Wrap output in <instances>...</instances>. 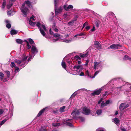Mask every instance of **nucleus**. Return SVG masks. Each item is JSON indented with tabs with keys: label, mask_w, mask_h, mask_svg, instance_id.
Instances as JSON below:
<instances>
[{
	"label": "nucleus",
	"mask_w": 131,
	"mask_h": 131,
	"mask_svg": "<svg viewBox=\"0 0 131 131\" xmlns=\"http://www.w3.org/2000/svg\"><path fill=\"white\" fill-rule=\"evenodd\" d=\"M25 4L27 5L30 8L32 7V6L31 5L30 2L28 1H25L24 3L22 4L20 9L23 15L24 16L26 17L30 12L29 9L27 7H25Z\"/></svg>",
	"instance_id": "f257e3e1"
},
{
	"label": "nucleus",
	"mask_w": 131,
	"mask_h": 131,
	"mask_svg": "<svg viewBox=\"0 0 131 131\" xmlns=\"http://www.w3.org/2000/svg\"><path fill=\"white\" fill-rule=\"evenodd\" d=\"M35 24L38 27L41 34L43 36L46 37V34L44 31H46L47 29L45 26L43 24L41 25L40 23L39 22H37L36 23L33 22V26Z\"/></svg>",
	"instance_id": "f03ea898"
},
{
	"label": "nucleus",
	"mask_w": 131,
	"mask_h": 131,
	"mask_svg": "<svg viewBox=\"0 0 131 131\" xmlns=\"http://www.w3.org/2000/svg\"><path fill=\"white\" fill-rule=\"evenodd\" d=\"M58 4V0H54V8L55 14L56 15L60 13L62 9V7H60L57 8Z\"/></svg>",
	"instance_id": "7ed1b4c3"
},
{
	"label": "nucleus",
	"mask_w": 131,
	"mask_h": 131,
	"mask_svg": "<svg viewBox=\"0 0 131 131\" xmlns=\"http://www.w3.org/2000/svg\"><path fill=\"white\" fill-rule=\"evenodd\" d=\"M119 46L121 47L122 46L119 44H113L110 46L108 48V49H116L118 48Z\"/></svg>",
	"instance_id": "20e7f679"
},
{
	"label": "nucleus",
	"mask_w": 131,
	"mask_h": 131,
	"mask_svg": "<svg viewBox=\"0 0 131 131\" xmlns=\"http://www.w3.org/2000/svg\"><path fill=\"white\" fill-rule=\"evenodd\" d=\"M102 65L101 62H94V68L95 70L98 69Z\"/></svg>",
	"instance_id": "39448f33"
},
{
	"label": "nucleus",
	"mask_w": 131,
	"mask_h": 131,
	"mask_svg": "<svg viewBox=\"0 0 131 131\" xmlns=\"http://www.w3.org/2000/svg\"><path fill=\"white\" fill-rule=\"evenodd\" d=\"M73 8V6L71 5H64L63 8L66 10H68L72 9Z\"/></svg>",
	"instance_id": "423d86ee"
},
{
	"label": "nucleus",
	"mask_w": 131,
	"mask_h": 131,
	"mask_svg": "<svg viewBox=\"0 0 131 131\" xmlns=\"http://www.w3.org/2000/svg\"><path fill=\"white\" fill-rule=\"evenodd\" d=\"M82 113L85 115H88L90 112V110L86 107H84L82 110Z\"/></svg>",
	"instance_id": "0eeeda50"
},
{
	"label": "nucleus",
	"mask_w": 131,
	"mask_h": 131,
	"mask_svg": "<svg viewBox=\"0 0 131 131\" xmlns=\"http://www.w3.org/2000/svg\"><path fill=\"white\" fill-rule=\"evenodd\" d=\"M129 105L128 104H126L125 103H122L120 105L119 109L120 110H123L127 107Z\"/></svg>",
	"instance_id": "6e6552de"
},
{
	"label": "nucleus",
	"mask_w": 131,
	"mask_h": 131,
	"mask_svg": "<svg viewBox=\"0 0 131 131\" xmlns=\"http://www.w3.org/2000/svg\"><path fill=\"white\" fill-rule=\"evenodd\" d=\"M54 36L56 38L55 39H54L53 41L55 42L58 41L61 37V35L57 33H55L54 35Z\"/></svg>",
	"instance_id": "1a4fd4ad"
},
{
	"label": "nucleus",
	"mask_w": 131,
	"mask_h": 131,
	"mask_svg": "<svg viewBox=\"0 0 131 131\" xmlns=\"http://www.w3.org/2000/svg\"><path fill=\"white\" fill-rule=\"evenodd\" d=\"M102 90V89L100 88L99 89L96 90L92 93V94L93 95H98L100 94Z\"/></svg>",
	"instance_id": "9d476101"
},
{
	"label": "nucleus",
	"mask_w": 131,
	"mask_h": 131,
	"mask_svg": "<svg viewBox=\"0 0 131 131\" xmlns=\"http://www.w3.org/2000/svg\"><path fill=\"white\" fill-rule=\"evenodd\" d=\"M81 66L80 65H77L74 66L73 68L74 69H77V70H75L77 71V73H76L77 75H78L79 74V73L80 71V68Z\"/></svg>",
	"instance_id": "9b49d317"
},
{
	"label": "nucleus",
	"mask_w": 131,
	"mask_h": 131,
	"mask_svg": "<svg viewBox=\"0 0 131 131\" xmlns=\"http://www.w3.org/2000/svg\"><path fill=\"white\" fill-rule=\"evenodd\" d=\"M94 45L98 49H101V45L98 41H95L94 42Z\"/></svg>",
	"instance_id": "f8f14e48"
},
{
	"label": "nucleus",
	"mask_w": 131,
	"mask_h": 131,
	"mask_svg": "<svg viewBox=\"0 0 131 131\" xmlns=\"http://www.w3.org/2000/svg\"><path fill=\"white\" fill-rule=\"evenodd\" d=\"M15 0H11L9 1V3L7 4V7L8 9H9L11 7L13 4V3L14 2Z\"/></svg>",
	"instance_id": "ddd939ff"
},
{
	"label": "nucleus",
	"mask_w": 131,
	"mask_h": 131,
	"mask_svg": "<svg viewBox=\"0 0 131 131\" xmlns=\"http://www.w3.org/2000/svg\"><path fill=\"white\" fill-rule=\"evenodd\" d=\"M80 110H77L76 109H74L73 111L71 113V114H74L75 115H79L80 112Z\"/></svg>",
	"instance_id": "4468645a"
},
{
	"label": "nucleus",
	"mask_w": 131,
	"mask_h": 131,
	"mask_svg": "<svg viewBox=\"0 0 131 131\" xmlns=\"http://www.w3.org/2000/svg\"><path fill=\"white\" fill-rule=\"evenodd\" d=\"M66 123L67 125L70 126L71 127L73 126V125L72 124V119H71L67 120L66 121Z\"/></svg>",
	"instance_id": "2eb2a0df"
},
{
	"label": "nucleus",
	"mask_w": 131,
	"mask_h": 131,
	"mask_svg": "<svg viewBox=\"0 0 131 131\" xmlns=\"http://www.w3.org/2000/svg\"><path fill=\"white\" fill-rule=\"evenodd\" d=\"M47 108H43L42 110H41L39 112L38 114L37 115V116L38 117H39L40 116H41L42 114L44 112V111H45V110Z\"/></svg>",
	"instance_id": "dca6fc26"
},
{
	"label": "nucleus",
	"mask_w": 131,
	"mask_h": 131,
	"mask_svg": "<svg viewBox=\"0 0 131 131\" xmlns=\"http://www.w3.org/2000/svg\"><path fill=\"white\" fill-rule=\"evenodd\" d=\"M38 52L37 48L33 45V55H35Z\"/></svg>",
	"instance_id": "f3484780"
},
{
	"label": "nucleus",
	"mask_w": 131,
	"mask_h": 131,
	"mask_svg": "<svg viewBox=\"0 0 131 131\" xmlns=\"http://www.w3.org/2000/svg\"><path fill=\"white\" fill-rule=\"evenodd\" d=\"M18 31L15 30H12L10 31V34L12 35L16 34H17Z\"/></svg>",
	"instance_id": "a211bd4d"
},
{
	"label": "nucleus",
	"mask_w": 131,
	"mask_h": 131,
	"mask_svg": "<svg viewBox=\"0 0 131 131\" xmlns=\"http://www.w3.org/2000/svg\"><path fill=\"white\" fill-rule=\"evenodd\" d=\"M61 65L62 67L64 69L66 70V65L64 61L63 60L61 63Z\"/></svg>",
	"instance_id": "6ab92c4d"
},
{
	"label": "nucleus",
	"mask_w": 131,
	"mask_h": 131,
	"mask_svg": "<svg viewBox=\"0 0 131 131\" xmlns=\"http://www.w3.org/2000/svg\"><path fill=\"white\" fill-rule=\"evenodd\" d=\"M29 24L31 26L33 25V15H32L31 16L29 19Z\"/></svg>",
	"instance_id": "aec40b11"
},
{
	"label": "nucleus",
	"mask_w": 131,
	"mask_h": 131,
	"mask_svg": "<svg viewBox=\"0 0 131 131\" xmlns=\"http://www.w3.org/2000/svg\"><path fill=\"white\" fill-rule=\"evenodd\" d=\"M112 121L116 124H117L119 123V119L116 118H115L113 119Z\"/></svg>",
	"instance_id": "412c9836"
},
{
	"label": "nucleus",
	"mask_w": 131,
	"mask_h": 131,
	"mask_svg": "<svg viewBox=\"0 0 131 131\" xmlns=\"http://www.w3.org/2000/svg\"><path fill=\"white\" fill-rule=\"evenodd\" d=\"M102 110H98L96 111V113L98 115H100L102 113Z\"/></svg>",
	"instance_id": "4be33fe9"
},
{
	"label": "nucleus",
	"mask_w": 131,
	"mask_h": 131,
	"mask_svg": "<svg viewBox=\"0 0 131 131\" xmlns=\"http://www.w3.org/2000/svg\"><path fill=\"white\" fill-rule=\"evenodd\" d=\"M16 40L17 42L18 43L21 44L23 43L21 39H17Z\"/></svg>",
	"instance_id": "5701e85b"
},
{
	"label": "nucleus",
	"mask_w": 131,
	"mask_h": 131,
	"mask_svg": "<svg viewBox=\"0 0 131 131\" xmlns=\"http://www.w3.org/2000/svg\"><path fill=\"white\" fill-rule=\"evenodd\" d=\"M99 71H96L95 72V73L94 74V75L93 77L90 76V77L91 78H94L99 73Z\"/></svg>",
	"instance_id": "b1692460"
},
{
	"label": "nucleus",
	"mask_w": 131,
	"mask_h": 131,
	"mask_svg": "<svg viewBox=\"0 0 131 131\" xmlns=\"http://www.w3.org/2000/svg\"><path fill=\"white\" fill-rule=\"evenodd\" d=\"M88 55V53H86L83 54H80V56L81 57L84 58L87 57Z\"/></svg>",
	"instance_id": "393cba45"
},
{
	"label": "nucleus",
	"mask_w": 131,
	"mask_h": 131,
	"mask_svg": "<svg viewBox=\"0 0 131 131\" xmlns=\"http://www.w3.org/2000/svg\"><path fill=\"white\" fill-rule=\"evenodd\" d=\"M72 41V38H70L69 40H64V41L66 43H69Z\"/></svg>",
	"instance_id": "a878e982"
},
{
	"label": "nucleus",
	"mask_w": 131,
	"mask_h": 131,
	"mask_svg": "<svg viewBox=\"0 0 131 131\" xmlns=\"http://www.w3.org/2000/svg\"><path fill=\"white\" fill-rule=\"evenodd\" d=\"M19 68L17 67H15V73H16L17 72H19Z\"/></svg>",
	"instance_id": "bb28decb"
},
{
	"label": "nucleus",
	"mask_w": 131,
	"mask_h": 131,
	"mask_svg": "<svg viewBox=\"0 0 131 131\" xmlns=\"http://www.w3.org/2000/svg\"><path fill=\"white\" fill-rule=\"evenodd\" d=\"M96 131H106L105 130L102 128H98Z\"/></svg>",
	"instance_id": "cd10ccee"
},
{
	"label": "nucleus",
	"mask_w": 131,
	"mask_h": 131,
	"mask_svg": "<svg viewBox=\"0 0 131 131\" xmlns=\"http://www.w3.org/2000/svg\"><path fill=\"white\" fill-rule=\"evenodd\" d=\"M15 62L18 64H20L21 62V60H15Z\"/></svg>",
	"instance_id": "c85d7f7f"
},
{
	"label": "nucleus",
	"mask_w": 131,
	"mask_h": 131,
	"mask_svg": "<svg viewBox=\"0 0 131 131\" xmlns=\"http://www.w3.org/2000/svg\"><path fill=\"white\" fill-rule=\"evenodd\" d=\"M6 73V75H7L8 78H9L10 77V72L8 71H6L5 72Z\"/></svg>",
	"instance_id": "c756f323"
},
{
	"label": "nucleus",
	"mask_w": 131,
	"mask_h": 131,
	"mask_svg": "<svg viewBox=\"0 0 131 131\" xmlns=\"http://www.w3.org/2000/svg\"><path fill=\"white\" fill-rule=\"evenodd\" d=\"M84 35V34L83 33H81L80 34H77L76 35H74V37H76L78 36H82L83 35Z\"/></svg>",
	"instance_id": "7c9ffc66"
},
{
	"label": "nucleus",
	"mask_w": 131,
	"mask_h": 131,
	"mask_svg": "<svg viewBox=\"0 0 131 131\" xmlns=\"http://www.w3.org/2000/svg\"><path fill=\"white\" fill-rule=\"evenodd\" d=\"M10 66L12 68H13L14 67H15V63L13 62H11V64H10Z\"/></svg>",
	"instance_id": "2f4dec72"
},
{
	"label": "nucleus",
	"mask_w": 131,
	"mask_h": 131,
	"mask_svg": "<svg viewBox=\"0 0 131 131\" xmlns=\"http://www.w3.org/2000/svg\"><path fill=\"white\" fill-rule=\"evenodd\" d=\"M65 108V107L64 106H63L61 107L60 109V111L61 112H62L64 111V110Z\"/></svg>",
	"instance_id": "473e14b6"
},
{
	"label": "nucleus",
	"mask_w": 131,
	"mask_h": 131,
	"mask_svg": "<svg viewBox=\"0 0 131 131\" xmlns=\"http://www.w3.org/2000/svg\"><path fill=\"white\" fill-rule=\"evenodd\" d=\"M106 105V104H105V103L103 101L101 105V106L103 107H104V106Z\"/></svg>",
	"instance_id": "72a5a7b5"
},
{
	"label": "nucleus",
	"mask_w": 131,
	"mask_h": 131,
	"mask_svg": "<svg viewBox=\"0 0 131 131\" xmlns=\"http://www.w3.org/2000/svg\"><path fill=\"white\" fill-rule=\"evenodd\" d=\"M6 5V2H5V1H4L3 2V3L2 4V8L4 9V8L5 6Z\"/></svg>",
	"instance_id": "f704fd0d"
},
{
	"label": "nucleus",
	"mask_w": 131,
	"mask_h": 131,
	"mask_svg": "<svg viewBox=\"0 0 131 131\" xmlns=\"http://www.w3.org/2000/svg\"><path fill=\"white\" fill-rule=\"evenodd\" d=\"M80 119L81 122H83L85 120V118L84 117H80L79 118Z\"/></svg>",
	"instance_id": "c9c22d12"
},
{
	"label": "nucleus",
	"mask_w": 131,
	"mask_h": 131,
	"mask_svg": "<svg viewBox=\"0 0 131 131\" xmlns=\"http://www.w3.org/2000/svg\"><path fill=\"white\" fill-rule=\"evenodd\" d=\"M7 120V119H5L2 121L1 122L0 125H1L3 124Z\"/></svg>",
	"instance_id": "e433bc0d"
},
{
	"label": "nucleus",
	"mask_w": 131,
	"mask_h": 131,
	"mask_svg": "<svg viewBox=\"0 0 131 131\" xmlns=\"http://www.w3.org/2000/svg\"><path fill=\"white\" fill-rule=\"evenodd\" d=\"M52 125L53 126H55V127H57V126H60V124L59 123H53Z\"/></svg>",
	"instance_id": "4c0bfd02"
},
{
	"label": "nucleus",
	"mask_w": 131,
	"mask_h": 131,
	"mask_svg": "<svg viewBox=\"0 0 131 131\" xmlns=\"http://www.w3.org/2000/svg\"><path fill=\"white\" fill-rule=\"evenodd\" d=\"M0 76H1V80L3 79V78L4 76V74H3L1 72H0Z\"/></svg>",
	"instance_id": "58836bf2"
},
{
	"label": "nucleus",
	"mask_w": 131,
	"mask_h": 131,
	"mask_svg": "<svg viewBox=\"0 0 131 131\" xmlns=\"http://www.w3.org/2000/svg\"><path fill=\"white\" fill-rule=\"evenodd\" d=\"M7 14L9 16H12L13 15V14H12L11 12V11H9L7 12Z\"/></svg>",
	"instance_id": "ea45409f"
},
{
	"label": "nucleus",
	"mask_w": 131,
	"mask_h": 131,
	"mask_svg": "<svg viewBox=\"0 0 131 131\" xmlns=\"http://www.w3.org/2000/svg\"><path fill=\"white\" fill-rule=\"evenodd\" d=\"M6 27L7 28H10L11 27V25L10 24L8 23L7 24Z\"/></svg>",
	"instance_id": "a19ab883"
},
{
	"label": "nucleus",
	"mask_w": 131,
	"mask_h": 131,
	"mask_svg": "<svg viewBox=\"0 0 131 131\" xmlns=\"http://www.w3.org/2000/svg\"><path fill=\"white\" fill-rule=\"evenodd\" d=\"M28 40L29 41L30 44H32L33 43V40L32 39L29 38Z\"/></svg>",
	"instance_id": "79ce46f5"
},
{
	"label": "nucleus",
	"mask_w": 131,
	"mask_h": 131,
	"mask_svg": "<svg viewBox=\"0 0 131 131\" xmlns=\"http://www.w3.org/2000/svg\"><path fill=\"white\" fill-rule=\"evenodd\" d=\"M128 58L129 57L125 55L124 56L123 59L125 60H128Z\"/></svg>",
	"instance_id": "37998d69"
},
{
	"label": "nucleus",
	"mask_w": 131,
	"mask_h": 131,
	"mask_svg": "<svg viewBox=\"0 0 131 131\" xmlns=\"http://www.w3.org/2000/svg\"><path fill=\"white\" fill-rule=\"evenodd\" d=\"M74 59L76 60H78L80 59V58L78 56H76L74 57Z\"/></svg>",
	"instance_id": "c03bdc74"
},
{
	"label": "nucleus",
	"mask_w": 131,
	"mask_h": 131,
	"mask_svg": "<svg viewBox=\"0 0 131 131\" xmlns=\"http://www.w3.org/2000/svg\"><path fill=\"white\" fill-rule=\"evenodd\" d=\"M77 94V93L76 92H74L73 94L71 95V98L75 96Z\"/></svg>",
	"instance_id": "a18cd8bd"
},
{
	"label": "nucleus",
	"mask_w": 131,
	"mask_h": 131,
	"mask_svg": "<svg viewBox=\"0 0 131 131\" xmlns=\"http://www.w3.org/2000/svg\"><path fill=\"white\" fill-rule=\"evenodd\" d=\"M27 45L28 49H29L31 48V46L29 45V43L27 44Z\"/></svg>",
	"instance_id": "49530a36"
},
{
	"label": "nucleus",
	"mask_w": 131,
	"mask_h": 131,
	"mask_svg": "<svg viewBox=\"0 0 131 131\" xmlns=\"http://www.w3.org/2000/svg\"><path fill=\"white\" fill-rule=\"evenodd\" d=\"M4 112V111L3 110L0 109V115L2 114Z\"/></svg>",
	"instance_id": "de8ad7c7"
},
{
	"label": "nucleus",
	"mask_w": 131,
	"mask_h": 131,
	"mask_svg": "<svg viewBox=\"0 0 131 131\" xmlns=\"http://www.w3.org/2000/svg\"><path fill=\"white\" fill-rule=\"evenodd\" d=\"M110 101L108 100H107L106 102L105 103L106 105H107V104H109L110 103Z\"/></svg>",
	"instance_id": "09e8293b"
},
{
	"label": "nucleus",
	"mask_w": 131,
	"mask_h": 131,
	"mask_svg": "<svg viewBox=\"0 0 131 131\" xmlns=\"http://www.w3.org/2000/svg\"><path fill=\"white\" fill-rule=\"evenodd\" d=\"M74 23L73 21H70L68 23V24L69 25L73 24Z\"/></svg>",
	"instance_id": "8fccbe9b"
},
{
	"label": "nucleus",
	"mask_w": 131,
	"mask_h": 131,
	"mask_svg": "<svg viewBox=\"0 0 131 131\" xmlns=\"http://www.w3.org/2000/svg\"><path fill=\"white\" fill-rule=\"evenodd\" d=\"M86 75H87L88 76V77H90V75H89V72L88 70H87L86 71Z\"/></svg>",
	"instance_id": "3c124183"
},
{
	"label": "nucleus",
	"mask_w": 131,
	"mask_h": 131,
	"mask_svg": "<svg viewBox=\"0 0 131 131\" xmlns=\"http://www.w3.org/2000/svg\"><path fill=\"white\" fill-rule=\"evenodd\" d=\"M88 25V22H86L83 25V28H84L86 26Z\"/></svg>",
	"instance_id": "603ef678"
},
{
	"label": "nucleus",
	"mask_w": 131,
	"mask_h": 131,
	"mask_svg": "<svg viewBox=\"0 0 131 131\" xmlns=\"http://www.w3.org/2000/svg\"><path fill=\"white\" fill-rule=\"evenodd\" d=\"M50 33L51 35H53V32L51 31V29H50L49 30Z\"/></svg>",
	"instance_id": "864d4df0"
},
{
	"label": "nucleus",
	"mask_w": 131,
	"mask_h": 131,
	"mask_svg": "<svg viewBox=\"0 0 131 131\" xmlns=\"http://www.w3.org/2000/svg\"><path fill=\"white\" fill-rule=\"evenodd\" d=\"M53 29H54V30L56 32H58V30L57 28H54Z\"/></svg>",
	"instance_id": "5fc2aeb1"
},
{
	"label": "nucleus",
	"mask_w": 131,
	"mask_h": 131,
	"mask_svg": "<svg viewBox=\"0 0 131 131\" xmlns=\"http://www.w3.org/2000/svg\"><path fill=\"white\" fill-rule=\"evenodd\" d=\"M52 28L53 29L54 28H56V24H55L54 23L53 24V25L52 26Z\"/></svg>",
	"instance_id": "6e6d98bb"
},
{
	"label": "nucleus",
	"mask_w": 131,
	"mask_h": 131,
	"mask_svg": "<svg viewBox=\"0 0 131 131\" xmlns=\"http://www.w3.org/2000/svg\"><path fill=\"white\" fill-rule=\"evenodd\" d=\"M79 75L81 76H83L84 75V73L83 72H81V73L79 74Z\"/></svg>",
	"instance_id": "4d7b16f0"
},
{
	"label": "nucleus",
	"mask_w": 131,
	"mask_h": 131,
	"mask_svg": "<svg viewBox=\"0 0 131 131\" xmlns=\"http://www.w3.org/2000/svg\"><path fill=\"white\" fill-rule=\"evenodd\" d=\"M95 30V28L94 27H93V28L91 30V31H94Z\"/></svg>",
	"instance_id": "13d9d810"
},
{
	"label": "nucleus",
	"mask_w": 131,
	"mask_h": 131,
	"mask_svg": "<svg viewBox=\"0 0 131 131\" xmlns=\"http://www.w3.org/2000/svg\"><path fill=\"white\" fill-rule=\"evenodd\" d=\"M7 80V79L6 78H5L4 80L3 79L2 80L4 82H6Z\"/></svg>",
	"instance_id": "bf43d9fd"
},
{
	"label": "nucleus",
	"mask_w": 131,
	"mask_h": 131,
	"mask_svg": "<svg viewBox=\"0 0 131 131\" xmlns=\"http://www.w3.org/2000/svg\"><path fill=\"white\" fill-rule=\"evenodd\" d=\"M27 59V57H25L24 58L22 59V61H25Z\"/></svg>",
	"instance_id": "052dcab7"
},
{
	"label": "nucleus",
	"mask_w": 131,
	"mask_h": 131,
	"mask_svg": "<svg viewBox=\"0 0 131 131\" xmlns=\"http://www.w3.org/2000/svg\"><path fill=\"white\" fill-rule=\"evenodd\" d=\"M85 28L87 29V30H88L90 28V27L89 26H87L86 27H85Z\"/></svg>",
	"instance_id": "680f3d73"
},
{
	"label": "nucleus",
	"mask_w": 131,
	"mask_h": 131,
	"mask_svg": "<svg viewBox=\"0 0 131 131\" xmlns=\"http://www.w3.org/2000/svg\"><path fill=\"white\" fill-rule=\"evenodd\" d=\"M102 100L101 99L98 102V104H100L102 102Z\"/></svg>",
	"instance_id": "e2e57ef3"
},
{
	"label": "nucleus",
	"mask_w": 131,
	"mask_h": 131,
	"mask_svg": "<svg viewBox=\"0 0 131 131\" xmlns=\"http://www.w3.org/2000/svg\"><path fill=\"white\" fill-rule=\"evenodd\" d=\"M67 62L69 63H72V62L70 60H68L67 61Z\"/></svg>",
	"instance_id": "0e129e2a"
},
{
	"label": "nucleus",
	"mask_w": 131,
	"mask_h": 131,
	"mask_svg": "<svg viewBox=\"0 0 131 131\" xmlns=\"http://www.w3.org/2000/svg\"><path fill=\"white\" fill-rule=\"evenodd\" d=\"M121 130L122 131H126V130L125 128H122L121 129Z\"/></svg>",
	"instance_id": "69168bd1"
},
{
	"label": "nucleus",
	"mask_w": 131,
	"mask_h": 131,
	"mask_svg": "<svg viewBox=\"0 0 131 131\" xmlns=\"http://www.w3.org/2000/svg\"><path fill=\"white\" fill-rule=\"evenodd\" d=\"M31 58L30 57H29V58H28V61H30Z\"/></svg>",
	"instance_id": "338daca9"
},
{
	"label": "nucleus",
	"mask_w": 131,
	"mask_h": 131,
	"mask_svg": "<svg viewBox=\"0 0 131 131\" xmlns=\"http://www.w3.org/2000/svg\"><path fill=\"white\" fill-rule=\"evenodd\" d=\"M65 36L66 38H67L69 37V35L68 34L65 35Z\"/></svg>",
	"instance_id": "774afa93"
}]
</instances>
